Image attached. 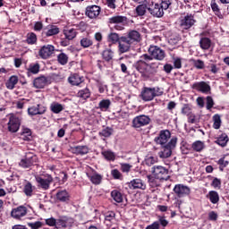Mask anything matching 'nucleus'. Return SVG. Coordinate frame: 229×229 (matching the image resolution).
I'll return each mask as SVG.
<instances>
[{
  "label": "nucleus",
  "mask_w": 229,
  "mask_h": 229,
  "mask_svg": "<svg viewBox=\"0 0 229 229\" xmlns=\"http://www.w3.org/2000/svg\"><path fill=\"white\" fill-rule=\"evenodd\" d=\"M115 219V212L114 211H107L105 214V221H108L109 223H112Z\"/></svg>",
  "instance_id": "59"
},
{
  "label": "nucleus",
  "mask_w": 229,
  "mask_h": 229,
  "mask_svg": "<svg viewBox=\"0 0 229 229\" xmlns=\"http://www.w3.org/2000/svg\"><path fill=\"white\" fill-rule=\"evenodd\" d=\"M107 42L110 44H119L121 42V37L115 32H111L107 36Z\"/></svg>",
  "instance_id": "38"
},
{
  "label": "nucleus",
  "mask_w": 229,
  "mask_h": 229,
  "mask_svg": "<svg viewBox=\"0 0 229 229\" xmlns=\"http://www.w3.org/2000/svg\"><path fill=\"white\" fill-rule=\"evenodd\" d=\"M21 137L24 140H27L28 142H30V140H31V139H32V137H31V129L23 128V130L21 131Z\"/></svg>",
  "instance_id": "48"
},
{
  "label": "nucleus",
  "mask_w": 229,
  "mask_h": 229,
  "mask_svg": "<svg viewBox=\"0 0 229 229\" xmlns=\"http://www.w3.org/2000/svg\"><path fill=\"white\" fill-rule=\"evenodd\" d=\"M110 105H112V102L110 101V99H103L98 103V108L102 112H106V110L110 108Z\"/></svg>",
  "instance_id": "44"
},
{
  "label": "nucleus",
  "mask_w": 229,
  "mask_h": 229,
  "mask_svg": "<svg viewBox=\"0 0 229 229\" xmlns=\"http://www.w3.org/2000/svg\"><path fill=\"white\" fill-rule=\"evenodd\" d=\"M126 21H127V18L125 16H121V15L112 16L111 18L108 19L109 24H116L114 26V30H117L118 31H123V30H124V26L119 25V24H124Z\"/></svg>",
  "instance_id": "10"
},
{
  "label": "nucleus",
  "mask_w": 229,
  "mask_h": 229,
  "mask_svg": "<svg viewBox=\"0 0 229 229\" xmlns=\"http://www.w3.org/2000/svg\"><path fill=\"white\" fill-rule=\"evenodd\" d=\"M148 183L150 185V187H152V189H155V187H158V181L157 180V178H155V176L153 175H148L147 176Z\"/></svg>",
  "instance_id": "53"
},
{
  "label": "nucleus",
  "mask_w": 229,
  "mask_h": 229,
  "mask_svg": "<svg viewBox=\"0 0 229 229\" xmlns=\"http://www.w3.org/2000/svg\"><path fill=\"white\" fill-rule=\"evenodd\" d=\"M191 62L192 64V65L195 67V69H205V62L201 59H191Z\"/></svg>",
  "instance_id": "47"
},
{
  "label": "nucleus",
  "mask_w": 229,
  "mask_h": 229,
  "mask_svg": "<svg viewBox=\"0 0 229 229\" xmlns=\"http://www.w3.org/2000/svg\"><path fill=\"white\" fill-rule=\"evenodd\" d=\"M98 135L99 137H105V139H108L114 135V129L112 127H106L98 132Z\"/></svg>",
  "instance_id": "40"
},
{
  "label": "nucleus",
  "mask_w": 229,
  "mask_h": 229,
  "mask_svg": "<svg viewBox=\"0 0 229 229\" xmlns=\"http://www.w3.org/2000/svg\"><path fill=\"white\" fill-rule=\"evenodd\" d=\"M45 223L47 226H55L58 229V226H56V218L55 217L47 218Z\"/></svg>",
  "instance_id": "61"
},
{
  "label": "nucleus",
  "mask_w": 229,
  "mask_h": 229,
  "mask_svg": "<svg viewBox=\"0 0 229 229\" xmlns=\"http://www.w3.org/2000/svg\"><path fill=\"white\" fill-rule=\"evenodd\" d=\"M169 139H171V131L169 130H162L159 131L158 136L154 139V141L159 146H165L169 143Z\"/></svg>",
  "instance_id": "9"
},
{
  "label": "nucleus",
  "mask_w": 229,
  "mask_h": 229,
  "mask_svg": "<svg viewBox=\"0 0 229 229\" xmlns=\"http://www.w3.org/2000/svg\"><path fill=\"white\" fill-rule=\"evenodd\" d=\"M140 58L141 59L134 63L133 67L140 72L141 80H143V81H148L158 72V67H160V63L158 62L150 64H148V62H151V60H158L159 62H162V60L165 58V51L160 48V47L150 46L148 48V55L143 54Z\"/></svg>",
  "instance_id": "1"
},
{
  "label": "nucleus",
  "mask_w": 229,
  "mask_h": 229,
  "mask_svg": "<svg viewBox=\"0 0 229 229\" xmlns=\"http://www.w3.org/2000/svg\"><path fill=\"white\" fill-rule=\"evenodd\" d=\"M181 114L182 115H189L190 114H192V107L191 106V104H183Z\"/></svg>",
  "instance_id": "50"
},
{
  "label": "nucleus",
  "mask_w": 229,
  "mask_h": 229,
  "mask_svg": "<svg viewBox=\"0 0 229 229\" xmlns=\"http://www.w3.org/2000/svg\"><path fill=\"white\" fill-rule=\"evenodd\" d=\"M47 85V77L41 75L33 81V87L35 89H44Z\"/></svg>",
  "instance_id": "25"
},
{
  "label": "nucleus",
  "mask_w": 229,
  "mask_h": 229,
  "mask_svg": "<svg viewBox=\"0 0 229 229\" xmlns=\"http://www.w3.org/2000/svg\"><path fill=\"white\" fill-rule=\"evenodd\" d=\"M162 11L169 10L171 8V4H173V0H160L158 4Z\"/></svg>",
  "instance_id": "49"
},
{
  "label": "nucleus",
  "mask_w": 229,
  "mask_h": 229,
  "mask_svg": "<svg viewBox=\"0 0 229 229\" xmlns=\"http://www.w3.org/2000/svg\"><path fill=\"white\" fill-rule=\"evenodd\" d=\"M73 149L77 155H87V153H89L88 146H76Z\"/></svg>",
  "instance_id": "46"
},
{
  "label": "nucleus",
  "mask_w": 229,
  "mask_h": 229,
  "mask_svg": "<svg viewBox=\"0 0 229 229\" xmlns=\"http://www.w3.org/2000/svg\"><path fill=\"white\" fill-rule=\"evenodd\" d=\"M191 148L193 151H196L197 153H201L202 149H205V143L201 140L194 141L191 145Z\"/></svg>",
  "instance_id": "42"
},
{
  "label": "nucleus",
  "mask_w": 229,
  "mask_h": 229,
  "mask_svg": "<svg viewBox=\"0 0 229 229\" xmlns=\"http://www.w3.org/2000/svg\"><path fill=\"white\" fill-rule=\"evenodd\" d=\"M157 162H158V157L150 156L145 159V165L151 167V165H154Z\"/></svg>",
  "instance_id": "52"
},
{
  "label": "nucleus",
  "mask_w": 229,
  "mask_h": 229,
  "mask_svg": "<svg viewBox=\"0 0 229 229\" xmlns=\"http://www.w3.org/2000/svg\"><path fill=\"white\" fill-rule=\"evenodd\" d=\"M27 225L31 229H40L42 226H44V224L40 221L37 222H29L27 223Z\"/></svg>",
  "instance_id": "54"
},
{
  "label": "nucleus",
  "mask_w": 229,
  "mask_h": 229,
  "mask_svg": "<svg viewBox=\"0 0 229 229\" xmlns=\"http://www.w3.org/2000/svg\"><path fill=\"white\" fill-rule=\"evenodd\" d=\"M199 44L200 49H202L203 51H208V49L212 47V39H210V38L202 37L200 38Z\"/></svg>",
  "instance_id": "26"
},
{
  "label": "nucleus",
  "mask_w": 229,
  "mask_h": 229,
  "mask_svg": "<svg viewBox=\"0 0 229 229\" xmlns=\"http://www.w3.org/2000/svg\"><path fill=\"white\" fill-rule=\"evenodd\" d=\"M194 24H196V21L192 14H188L180 21V28H182V30H191Z\"/></svg>",
  "instance_id": "14"
},
{
  "label": "nucleus",
  "mask_w": 229,
  "mask_h": 229,
  "mask_svg": "<svg viewBox=\"0 0 229 229\" xmlns=\"http://www.w3.org/2000/svg\"><path fill=\"white\" fill-rule=\"evenodd\" d=\"M229 142L228 134L222 133L216 140H215V144H217L218 146H221V148H226V144Z\"/></svg>",
  "instance_id": "29"
},
{
  "label": "nucleus",
  "mask_w": 229,
  "mask_h": 229,
  "mask_svg": "<svg viewBox=\"0 0 229 229\" xmlns=\"http://www.w3.org/2000/svg\"><path fill=\"white\" fill-rule=\"evenodd\" d=\"M89 178L91 183H94V185H99L101 183V180H103V175L99 174H93L92 175H88Z\"/></svg>",
  "instance_id": "43"
},
{
  "label": "nucleus",
  "mask_w": 229,
  "mask_h": 229,
  "mask_svg": "<svg viewBox=\"0 0 229 229\" xmlns=\"http://www.w3.org/2000/svg\"><path fill=\"white\" fill-rule=\"evenodd\" d=\"M102 157H104L106 162H115L116 155L115 152L112 150H104L101 152Z\"/></svg>",
  "instance_id": "31"
},
{
  "label": "nucleus",
  "mask_w": 229,
  "mask_h": 229,
  "mask_svg": "<svg viewBox=\"0 0 229 229\" xmlns=\"http://www.w3.org/2000/svg\"><path fill=\"white\" fill-rule=\"evenodd\" d=\"M55 199L59 203H69L71 201V195L66 190L58 191L55 194Z\"/></svg>",
  "instance_id": "19"
},
{
  "label": "nucleus",
  "mask_w": 229,
  "mask_h": 229,
  "mask_svg": "<svg viewBox=\"0 0 229 229\" xmlns=\"http://www.w3.org/2000/svg\"><path fill=\"white\" fill-rule=\"evenodd\" d=\"M37 34H35V32H29L26 36L25 42L29 44V46H35V44H37Z\"/></svg>",
  "instance_id": "39"
},
{
  "label": "nucleus",
  "mask_w": 229,
  "mask_h": 229,
  "mask_svg": "<svg viewBox=\"0 0 229 229\" xmlns=\"http://www.w3.org/2000/svg\"><path fill=\"white\" fill-rule=\"evenodd\" d=\"M58 33H60V28H58L56 25H48L43 30L42 36L47 38L58 35Z\"/></svg>",
  "instance_id": "22"
},
{
  "label": "nucleus",
  "mask_w": 229,
  "mask_h": 229,
  "mask_svg": "<svg viewBox=\"0 0 229 229\" xmlns=\"http://www.w3.org/2000/svg\"><path fill=\"white\" fill-rule=\"evenodd\" d=\"M35 164H37V156L29 152L25 155V157L20 161L19 165L23 169H30V167L35 165Z\"/></svg>",
  "instance_id": "5"
},
{
  "label": "nucleus",
  "mask_w": 229,
  "mask_h": 229,
  "mask_svg": "<svg viewBox=\"0 0 229 229\" xmlns=\"http://www.w3.org/2000/svg\"><path fill=\"white\" fill-rule=\"evenodd\" d=\"M176 144H178V138L173 137L167 144L161 145V151L158 152V157L160 158H169L173 155V149L176 148Z\"/></svg>",
  "instance_id": "3"
},
{
  "label": "nucleus",
  "mask_w": 229,
  "mask_h": 229,
  "mask_svg": "<svg viewBox=\"0 0 229 229\" xmlns=\"http://www.w3.org/2000/svg\"><path fill=\"white\" fill-rule=\"evenodd\" d=\"M111 198H113L114 201L116 203H123V193L117 190H114L111 191Z\"/></svg>",
  "instance_id": "41"
},
{
  "label": "nucleus",
  "mask_w": 229,
  "mask_h": 229,
  "mask_svg": "<svg viewBox=\"0 0 229 229\" xmlns=\"http://www.w3.org/2000/svg\"><path fill=\"white\" fill-rule=\"evenodd\" d=\"M65 110V105H62L58 102H52L50 104V111L53 114H60L61 112H64Z\"/></svg>",
  "instance_id": "28"
},
{
  "label": "nucleus",
  "mask_w": 229,
  "mask_h": 229,
  "mask_svg": "<svg viewBox=\"0 0 229 229\" xmlns=\"http://www.w3.org/2000/svg\"><path fill=\"white\" fill-rule=\"evenodd\" d=\"M151 123V118L146 114H140L132 119V128H142Z\"/></svg>",
  "instance_id": "7"
},
{
  "label": "nucleus",
  "mask_w": 229,
  "mask_h": 229,
  "mask_svg": "<svg viewBox=\"0 0 229 229\" xmlns=\"http://www.w3.org/2000/svg\"><path fill=\"white\" fill-rule=\"evenodd\" d=\"M151 173L157 180H169V170L162 165H154Z\"/></svg>",
  "instance_id": "4"
},
{
  "label": "nucleus",
  "mask_w": 229,
  "mask_h": 229,
  "mask_svg": "<svg viewBox=\"0 0 229 229\" xmlns=\"http://www.w3.org/2000/svg\"><path fill=\"white\" fill-rule=\"evenodd\" d=\"M81 47L83 49H89V47H92L94 46V40L90 38V37H83L80 40Z\"/></svg>",
  "instance_id": "32"
},
{
  "label": "nucleus",
  "mask_w": 229,
  "mask_h": 229,
  "mask_svg": "<svg viewBox=\"0 0 229 229\" xmlns=\"http://www.w3.org/2000/svg\"><path fill=\"white\" fill-rule=\"evenodd\" d=\"M57 62L60 65H67L69 62V55L65 53H61L57 55Z\"/></svg>",
  "instance_id": "45"
},
{
  "label": "nucleus",
  "mask_w": 229,
  "mask_h": 229,
  "mask_svg": "<svg viewBox=\"0 0 229 229\" xmlns=\"http://www.w3.org/2000/svg\"><path fill=\"white\" fill-rule=\"evenodd\" d=\"M210 6H211L212 12H214L216 15H217L218 13H221V9H219V5L217 4V2H216V0H211Z\"/></svg>",
  "instance_id": "57"
},
{
  "label": "nucleus",
  "mask_w": 229,
  "mask_h": 229,
  "mask_svg": "<svg viewBox=\"0 0 229 229\" xmlns=\"http://www.w3.org/2000/svg\"><path fill=\"white\" fill-rule=\"evenodd\" d=\"M145 229H160V222L155 221L151 225H147Z\"/></svg>",
  "instance_id": "64"
},
{
  "label": "nucleus",
  "mask_w": 229,
  "mask_h": 229,
  "mask_svg": "<svg viewBox=\"0 0 229 229\" xmlns=\"http://www.w3.org/2000/svg\"><path fill=\"white\" fill-rule=\"evenodd\" d=\"M229 162L225 160V157H221L218 161H217V165H219V171H225V167H226L228 165Z\"/></svg>",
  "instance_id": "58"
},
{
  "label": "nucleus",
  "mask_w": 229,
  "mask_h": 229,
  "mask_svg": "<svg viewBox=\"0 0 229 229\" xmlns=\"http://www.w3.org/2000/svg\"><path fill=\"white\" fill-rule=\"evenodd\" d=\"M19 83V77L16 75H12L7 82L5 83L6 89L9 90H13L15 89V85Z\"/></svg>",
  "instance_id": "30"
},
{
  "label": "nucleus",
  "mask_w": 229,
  "mask_h": 229,
  "mask_svg": "<svg viewBox=\"0 0 229 229\" xmlns=\"http://www.w3.org/2000/svg\"><path fill=\"white\" fill-rule=\"evenodd\" d=\"M121 171L122 173H130L131 171V165L130 164H121Z\"/></svg>",
  "instance_id": "63"
},
{
  "label": "nucleus",
  "mask_w": 229,
  "mask_h": 229,
  "mask_svg": "<svg viewBox=\"0 0 229 229\" xmlns=\"http://www.w3.org/2000/svg\"><path fill=\"white\" fill-rule=\"evenodd\" d=\"M192 89H194V90H197L198 92H201L202 94H208L211 89L210 85H208V83H207L206 81L193 83Z\"/></svg>",
  "instance_id": "20"
},
{
  "label": "nucleus",
  "mask_w": 229,
  "mask_h": 229,
  "mask_svg": "<svg viewBox=\"0 0 229 229\" xmlns=\"http://www.w3.org/2000/svg\"><path fill=\"white\" fill-rule=\"evenodd\" d=\"M46 106L38 104L37 106H32L29 107L28 114L31 117H33L34 115H44V114H46Z\"/></svg>",
  "instance_id": "18"
},
{
  "label": "nucleus",
  "mask_w": 229,
  "mask_h": 229,
  "mask_svg": "<svg viewBox=\"0 0 229 229\" xmlns=\"http://www.w3.org/2000/svg\"><path fill=\"white\" fill-rule=\"evenodd\" d=\"M136 13L139 17H142V15H146V5L140 4L136 7Z\"/></svg>",
  "instance_id": "56"
},
{
  "label": "nucleus",
  "mask_w": 229,
  "mask_h": 229,
  "mask_svg": "<svg viewBox=\"0 0 229 229\" xmlns=\"http://www.w3.org/2000/svg\"><path fill=\"white\" fill-rule=\"evenodd\" d=\"M63 34L65 38H68V40H74L78 35V31H76L75 29H64L63 30Z\"/></svg>",
  "instance_id": "33"
},
{
  "label": "nucleus",
  "mask_w": 229,
  "mask_h": 229,
  "mask_svg": "<svg viewBox=\"0 0 229 229\" xmlns=\"http://www.w3.org/2000/svg\"><path fill=\"white\" fill-rule=\"evenodd\" d=\"M157 219H158V223H159V226L161 225V226H163V228H165V226H167V225H169V221H167L165 219V216H157Z\"/></svg>",
  "instance_id": "62"
},
{
  "label": "nucleus",
  "mask_w": 229,
  "mask_h": 229,
  "mask_svg": "<svg viewBox=\"0 0 229 229\" xmlns=\"http://www.w3.org/2000/svg\"><path fill=\"white\" fill-rule=\"evenodd\" d=\"M28 214V208L25 206H19L17 208H14L11 211V216L13 217V219H18L21 221L22 217H24Z\"/></svg>",
  "instance_id": "12"
},
{
  "label": "nucleus",
  "mask_w": 229,
  "mask_h": 229,
  "mask_svg": "<svg viewBox=\"0 0 229 229\" xmlns=\"http://www.w3.org/2000/svg\"><path fill=\"white\" fill-rule=\"evenodd\" d=\"M206 108L207 110H211L214 107V98L212 97L208 96L206 98Z\"/></svg>",
  "instance_id": "60"
},
{
  "label": "nucleus",
  "mask_w": 229,
  "mask_h": 229,
  "mask_svg": "<svg viewBox=\"0 0 229 229\" xmlns=\"http://www.w3.org/2000/svg\"><path fill=\"white\" fill-rule=\"evenodd\" d=\"M7 126V130L10 133H17L21 128V118L14 114L11 115Z\"/></svg>",
  "instance_id": "8"
},
{
  "label": "nucleus",
  "mask_w": 229,
  "mask_h": 229,
  "mask_svg": "<svg viewBox=\"0 0 229 229\" xmlns=\"http://www.w3.org/2000/svg\"><path fill=\"white\" fill-rule=\"evenodd\" d=\"M164 95V89H162L160 87H143L140 98L142 99V101H153L155 98H158L160 96Z\"/></svg>",
  "instance_id": "2"
},
{
  "label": "nucleus",
  "mask_w": 229,
  "mask_h": 229,
  "mask_svg": "<svg viewBox=\"0 0 229 229\" xmlns=\"http://www.w3.org/2000/svg\"><path fill=\"white\" fill-rule=\"evenodd\" d=\"M100 13H101V6L93 4V5H88L86 7L85 15L86 17H89V19H98Z\"/></svg>",
  "instance_id": "11"
},
{
  "label": "nucleus",
  "mask_w": 229,
  "mask_h": 229,
  "mask_svg": "<svg viewBox=\"0 0 229 229\" xmlns=\"http://www.w3.org/2000/svg\"><path fill=\"white\" fill-rule=\"evenodd\" d=\"M207 198H208L209 201L213 203V205L219 203V193L216 191H210L207 195Z\"/></svg>",
  "instance_id": "37"
},
{
  "label": "nucleus",
  "mask_w": 229,
  "mask_h": 229,
  "mask_svg": "<svg viewBox=\"0 0 229 229\" xmlns=\"http://www.w3.org/2000/svg\"><path fill=\"white\" fill-rule=\"evenodd\" d=\"M45 178L46 179L42 178L40 175L35 176L38 187H39V189H42L43 191H48L51 183H53V176H51V174H47L45 175Z\"/></svg>",
  "instance_id": "6"
},
{
  "label": "nucleus",
  "mask_w": 229,
  "mask_h": 229,
  "mask_svg": "<svg viewBox=\"0 0 229 229\" xmlns=\"http://www.w3.org/2000/svg\"><path fill=\"white\" fill-rule=\"evenodd\" d=\"M148 10L153 17H157L158 19H160V17H164V11L162 10V7H160L159 4H155Z\"/></svg>",
  "instance_id": "24"
},
{
  "label": "nucleus",
  "mask_w": 229,
  "mask_h": 229,
  "mask_svg": "<svg viewBox=\"0 0 229 229\" xmlns=\"http://www.w3.org/2000/svg\"><path fill=\"white\" fill-rule=\"evenodd\" d=\"M130 189H141L146 191V183L141 179H134L129 182Z\"/></svg>",
  "instance_id": "27"
},
{
  "label": "nucleus",
  "mask_w": 229,
  "mask_h": 229,
  "mask_svg": "<svg viewBox=\"0 0 229 229\" xmlns=\"http://www.w3.org/2000/svg\"><path fill=\"white\" fill-rule=\"evenodd\" d=\"M213 128L215 130H219V128H221V116L219 114H215L213 116Z\"/></svg>",
  "instance_id": "51"
},
{
  "label": "nucleus",
  "mask_w": 229,
  "mask_h": 229,
  "mask_svg": "<svg viewBox=\"0 0 229 229\" xmlns=\"http://www.w3.org/2000/svg\"><path fill=\"white\" fill-rule=\"evenodd\" d=\"M174 192L176 194L177 198H185L191 194V188L183 184H176L174 187Z\"/></svg>",
  "instance_id": "15"
},
{
  "label": "nucleus",
  "mask_w": 229,
  "mask_h": 229,
  "mask_svg": "<svg viewBox=\"0 0 229 229\" xmlns=\"http://www.w3.org/2000/svg\"><path fill=\"white\" fill-rule=\"evenodd\" d=\"M53 53H55V46L53 45L43 46L38 51V55L43 60H47L52 56Z\"/></svg>",
  "instance_id": "13"
},
{
  "label": "nucleus",
  "mask_w": 229,
  "mask_h": 229,
  "mask_svg": "<svg viewBox=\"0 0 229 229\" xmlns=\"http://www.w3.org/2000/svg\"><path fill=\"white\" fill-rule=\"evenodd\" d=\"M102 58L105 60V62H107V64H110V62H113L114 60V51L112 49L107 48L102 52Z\"/></svg>",
  "instance_id": "36"
},
{
  "label": "nucleus",
  "mask_w": 229,
  "mask_h": 229,
  "mask_svg": "<svg viewBox=\"0 0 229 229\" xmlns=\"http://www.w3.org/2000/svg\"><path fill=\"white\" fill-rule=\"evenodd\" d=\"M38 72H40V64H38V63L29 65V68L27 69V76L29 78L31 74H38Z\"/></svg>",
  "instance_id": "34"
},
{
  "label": "nucleus",
  "mask_w": 229,
  "mask_h": 229,
  "mask_svg": "<svg viewBox=\"0 0 229 229\" xmlns=\"http://www.w3.org/2000/svg\"><path fill=\"white\" fill-rule=\"evenodd\" d=\"M131 48V44L130 42H128V39L122 36L121 37V40L118 43V51L121 55L124 54V53H128V51H130V49Z\"/></svg>",
  "instance_id": "21"
},
{
  "label": "nucleus",
  "mask_w": 229,
  "mask_h": 229,
  "mask_svg": "<svg viewBox=\"0 0 229 229\" xmlns=\"http://www.w3.org/2000/svg\"><path fill=\"white\" fill-rule=\"evenodd\" d=\"M123 37L127 39V42H130L131 45L137 44V43L140 42V40H142L140 32H139L135 30H129L127 32V35L123 36Z\"/></svg>",
  "instance_id": "16"
},
{
  "label": "nucleus",
  "mask_w": 229,
  "mask_h": 229,
  "mask_svg": "<svg viewBox=\"0 0 229 229\" xmlns=\"http://www.w3.org/2000/svg\"><path fill=\"white\" fill-rule=\"evenodd\" d=\"M83 81H85L83 76H81L78 73H71V75L68 77V82L73 87H80Z\"/></svg>",
  "instance_id": "23"
},
{
  "label": "nucleus",
  "mask_w": 229,
  "mask_h": 229,
  "mask_svg": "<svg viewBox=\"0 0 229 229\" xmlns=\"http://www.w3.org/2000/svg\"><path fill=\"white\" fill-rule=\"evenodd\" d=\"M91 92L89 88H85L83 89H80L78 93L76 94L77 98H80V99H83L84 101H87L89 98H90Z\"/></svg>",
  "instance_id": "35"
},
{
  "label": "nucleus",
  "mask_w": 229,
  "mask_h": 229,
  "mask_svg": "<svg viewBox=\"0 0 229 229\" xmlns=\"http://www.w3.org/2000/svg\"><path fill=\"white\" fill-rule=\"evenodd\" d=\"M111 176L114 180H123V174L116 168L111 170Z\"/></svg>",
  "instance_id": "55"
},
{
  "label": "nucleus",
  "mask_w": 229,
  "mask_h": 229,
  "mask_svg": "<svg viewBox=\"0 0 229 229\" xmlns=\"http://www.w3.org/2000/svg\"><path fill=\"white\" fill-rule=\"evenodd\" d=\"M35 191H37V187L33 185L31 182L25 181L22 188L23 194H25L27 198H32V196H35Z\"/></svg>",
  "instance_id": "17"
}]
</instances>
